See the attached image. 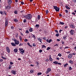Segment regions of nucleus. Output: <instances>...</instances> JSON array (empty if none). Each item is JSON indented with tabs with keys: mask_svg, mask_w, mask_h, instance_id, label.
Returning a JSON list of instances; mask_svg holds the SVG:
<instances>
[{
	"mask_svg": "<svg viewBox=\"0 0 76 76\" xmlns=\"http://www.w3.org/2000/svg\"><path fill=\"white\" fill-rule=\"evenodd\" d=\"M23 16L24 17L25 19H28V20H30L32 18V15H31L30 14H28V15H23Z\"/></svg>",
	"mask_w": 76,
	"mask_h": 76,
	"instance_id": "nucleus-1",
	"label": "nucleus"
},
{
	"mask_svg": "<svg viewBox=\"0 0 76 76\" xmlns=\"http://www.w3.org/2000/svg\"><path fill=\"white\" fill-rule=\"evenodd\" d=\"M53 9H55L56 11V12H59L60 10V8L59 7H57V6H53Z\"/></svg>",
	"mask_w": 76,
	"mask_h": 76,
	"instance_id": "nucleus-2",
	"label": "nucleus"
},
{
	"mask_svg": "<svg viewBox=\"0 0 76 76\" xmlns=\"http://www.w3.org/2000/svg\"><path fill=\"white\" fill-rule=\"evenodd\" d=\"M5 7L6 8L5 10H6L7 9V10H9L10 9V8H11V5L10 4H9L7 5V7L6 6Z\"/></svg>",
	"mask_w": 76,
	"mask_h": 76,
	"instance_id": "nucleus-3",
	"label": "nucleus"
},
{
	"mask_svg": "<svg viewBox=\"0 0 76 76\" xmlns=\"http://www.w3.org/2000/svg\"><path fill=\"white\" fill-rule=\"evenodd\" d=\"M69 27L71 28H72V29H74L75 28L76 26H75L74 24H70L69 25Z\"/></svg>",
	"mask_w": 76,
	"mask_h": 76,
	"instance_id": "nucleus-4",
	"label": "nucleus"
},
{
	"mask_svg": "<svg viewBox=\"0 0 76 76\" xmlns=\"http://www.w3.org/2000/svg\"><path fill=\"white\" fill-rule=\"evenodd\" d=\"M69 32L71 35H74V32H75L74 30L71 29Z\"/></svg>",
	"mask_w": 76,
	"mask_h": 76,
	"instance_id": "nucleus-5",
	"label": "nucleus"
},
{
	"mask_svg": "<svg viewBox=\"0 0 76 76\" xmlns=\"http://www.w3.org/2000/svg\"><path fill=\"white\" fill-rule=\"evenodd\" d=\"M51 71V69L50 68H49L47 69V71H46L45 73L46 74H48V73L49 72H50Z\"/></svg>",
	"mask_w": 76,
	"mask_h": 76,
	"instance_id": "nucleus-6",
	"label": "nucleus"
},
{
	"mask_svg": "<svg viewBox=\"0 0 76 76\" xmlns=\"http://www.w3.org/2000/svg\"><path fill=\"white\" fill-rule=\"evenodd\" d=\"M15 43L16 45H19V41H18L17 40H15Z\"/></svg>",
	"mask_w": 76,
	"mask_h": 76,
	"instance_id": "nucleus-7",
	"label": "nucleus"
},
{
	"mask_svg": "<svg viewBox=\"0 0 76 76\" xmlns=\"http://www.w3.org/2000/svg\"><path fill=\"white\" fill-rule=\"evenodd\" d=\"M7 3L9 4H11L12 3V0H7Z\"/></svg>",
	"mask_w": 76,
	"mask_h": 76,
	"instance_id": "nucleus-8",
	"label": "nucleus"
},
{
	"mask_svg": "<svg viewBox=\"0 0 76 76\" xmlns=\"http://www.w3.org/2000/svg\"><path fill=\"white\" fill-rule=\"evenodd\" d=\"M11 73H12V74H13V75H15L16 73V71H14V70H12L11 71Z\"/></svg>",
	"mask_w": 76,
	"mask_h": 76,
	"instance_id": "nucleus-9",
	"label": "nucleus"
},
{
	"mask_svg": "<svg viewBox=\"0 0 76 76\" xmlns=\"http://www.w3.org/2000/svg\"><path fill=\"white\" fill-rule=\"evenodd\" d=\"M6 49L8 53H10V49H9V47H7Z\"/></svg>",
	"mask_w": 76,
	"mask_h": 76,
	"instance_id": "nucleus-10",
	"label": "nucleus"
},
{
	"mask_svg": "<svg viewBox=\"0 0 76 76\" xmlns=\"http://www.w3.org/2000/svg\"><path fill=\"white\" fill-rule=\"evenodd\" d=\"M19 30H20L21 31H19V32H20V34L22 36H23V34L22 33V32H21L20 31H22V28H19Z\"/></svg>",
	"mask_w": 76,
	"mask_h": 76,
	"instance_id": "nucleus-11",
	"label": "nucleus"
},
{
	"mask_svg": "<svg viewBox=\"0 0 76 76\" xmlns=\"http://www.w3.org/2000/svg\"><path fill=\"white\" fill-rule=\"evenodd\" d=\"M72 57V54L70 53L68 55V58H71Z\"/></svg>",
	"mask_w": 76,
	"mask_h": 76,
	"instance_id": "nucleus-12",
	"label": "nucleus"
},
{
	"mask_svg": "<svg viewBox=\"0 0 76 76\" xmlns=\"http://www.w3.org/2000/svg\"><path fill=\"white\" fill-rule=\"evenodd\" d=\"M40 37H39L37 38L38 41H39L41 43H42V39H41Z\"/></svg>",
	"mask_w": 76,
	"mask_h": 76,
	"instance_id": "nucleus-13",
	"label": "nucleus"
},
{
	"mask_svg": "<svg viewBox=\"0 0 76 76\" xmlns=\"http://www.w3.org/2000/svg\"><path fill=\"white\" fill-rule=\"evenodd\" d=\"M49 57H50L49 60H50V61H53V59L52 58H51V56H49Z\"/></svg>",
	"mask_w": 76,
	"mask_h": 76,
	"instance_id": "nucleus-14",
	"label": "nucleus"
},
{
	"mask_svg": "<svg viewBox=\"0 0 76 76\" xmlns=\"http://www.w3.org/2000/svg\"><path fill=\"white\" fill-rule=\"evenodd\" d=\"M37 19L38 20H39L40 19V18H41V15H37Z\"/></svg>",
	"mask_w": 76,
	"mask_h": 76,
	"instance_id": "nucleus-15",
	"label": "nucleus"
},
{
	"mask_svg": "<svg viewBox=\"0 0 76 76\" xmlns=\"http://www.w3.org/2000/svg\"><path fill=\"white\" fill-rule=\"evenodd\" d=\"M67 37V35H65V36H64L63 38L65 40H66V37Z\"/></svg>",
	"mask_w": 76,
	"mask_h": 76,
	"instance_id": "nucleus-16",
	"label": "nucleus"
},
{
	"mask_svg": "<svg viewBox=\"0 0 76 76\" xmlns=\"http://www.w3.org/2000/svg\"><path fill=\"white\" fill-rule=\"evenodd\" d=\"M11 44L12 45V46H16V44H15V43H13V42H12V43H11Z\"/></svg>",
	"mask_w": 76,
	"mask_h": 76,
	"instance_id": "nucleus-17",
	"label": "nucleus"
},
{
	"mask_svg": "<svg viewBox=\"0 0 76 76\" xmlns=\"http://www.w3.org/2000/svg\"><path fill=\"white\" fill-rule=\"evenodd\" d=\"M14 51L15 52V53H17L18 51V50L17 49H14Z\"/></svg>",
	"mask_w": 76,
	"mask_h": 76,
	"instance_id": "nucleus-18",
	"label": "nucleus"
},
{
	"mask_svg": "<svg viewBox=\"0 0 76 76\" xmlns=\"http://www.w3.org/2000/svg\"><path fill=\"white\" fill-rule=\"evenodd\" d=\"M69 63H70L71 64H73V61H72L70 60L69 61Z\"/></svg>",
	"mask_w": 76,
	"mask_h": 76,
	"instance_id": "nucleus-19",
	"label": "nucleus"
},
{
	"mask_svg": "<svg viewBox=\"0 0 76 76\" xmlns=\"http://www.w3.org/2000/svg\"><path fill=\"white\" fill-rule=\"evenodd\" d=\"M67 65H69V64H68L67 63H66V64H65L64 65V67L65 68H66V66Z\"/></svg>",
	"mask_w": 76,
	"mask_h": 76,
	"instance_id": "nucleus-20",
	"label": "nucleus"
},
{
	"mask_svg": "<svg viewBox=\"0 0 76 76\" xmlns=\"http://www.w3.org/2000/svg\"><path fill=\"white\" fill-rule=\"evenodd\" d=\"M59 25H64V23L63 22H59Z\"/></svg>",
	"mask_w": 76,
	"mask_h": 76,
	"instance_id": "nucleus-21",
	"label": "nucleus"
},
{
	"mask_svg": "<svg viewBox=\"0 0 76 76\" xmlns=\"http://www.w3.org/2000/svg\"><path fill=\"white\" fill-rule=\"evenodd\" d=\"M35 27L36 28H39V24H36L35 25Z\"/></svg>",
	"mask_w": 76,
	"mask_h": 76,
	"instance_id": "nucleus-22",
	"label": "nucleus"
},
{
	"mask_svg": "<svg viewBox=\"0 0 76 76\" xmlns=\"http://www.w3.org/2000/svg\"><path fill=\"white\" fill-rule=\"evenodd\" d=\"M25 53V50H23L20 52V53H21V54H23V53Z\"/></svg>",
	"mask_w": 76,
	"mask_h": 76,
	"instance_id": "nucleus-23",
	"label": "nucleus"
},
{
	"mask_svg": "<svg viewBox=\"0 0 76 76\" xmlns=\"http://www.w3.org/2000/svg\"><path fill=\"white\" fill-rule=\"evenodd\" d=\"M5 23H8V20H7V18H5Z\"/></svg>",
	"mask_w": 76,
	"mask_h": 76,
	"instance_id": "nucleus-24",
	"label": "nucleus"
},
{
	"mask_svg": "<svg viewBox=\"0 0 76 76\" xmlns=\"http://www.w3.org/2000/svg\"><path fill=\"white\" fill-rule=\"evenodd\" d=\"M46 48V46H45L44 45H42V48Z\"/></svg>",
	"mask_w": 76,
	"mask_h": 76,
	"instance_id": "nucleus-25",
	"label": "nucleus"
},
{
	"mask_svg": "<svg viewBox=\"0 0 76 76\" xmlns=\"http://www.w3.org/2000/svg\"><path fill=\"white\" fill-rule=\"evenodd\" d=\"M53 63L55 64H58V62L57 61H54L53 62Z\"/></svg>",
	"mask_w": 76,
	"mask_h": 76,
	"instance_id": "nucleus-26",
	"label": "nucleus"
},
{
	"mask_svg": "<svg viewBox=\"0 0 76 76\" xmlns=\"http://www.w3.org/2000/svg\"><path fill=\"white\" fill-rule=\"evenodd\" d=\"M69 71L72 70V68L71 66H69Z\"/></svg>",
	"mask_w": 76,
	"mask_h": 76,
	"instance_id": "nucleus-27",
	"label": "nucleus"
},
{
	"mask_svg": "<svg viewBox=\"0 0 76 76\" xmlns=\"http://www.w3.org/2000/svg\"><path fill=\"white\" fill-rule=\"evenodd\" d=\"M19 39L20 41H21L22 40V37L21 36H20L19 37Z\"/></svg>",
	"mask_w": 76,
	"mask_h": 76,
	"instance_id": "nucleus-28",
	"label": "nucleus"
},
{
	"mask_svg": "<svg viewBox=\"0 0 76 76\" xmlns=\"http://www.w3.org/2000/svg\"><path fill=\"white\" fill-rule=\"evenodd\" d=\"M14 22H18V20H17V19L15 18L14 19Z\"/></svg>",
	"mask_w": 76,
	"mask_h": 76,
	"instance_id": "nucleus-29",
	"label": "nucleus"
},
{
	"mask_svg": "<svg viewBox=\"0 0 76 76\" xmlns=\"http://www.w3.org/2000/svg\"><path fill=\"white\" fill-rule=\"evenodd\" d=\"M30 72L31 73H34V70L31 69L30 71Z\"/></svg>",
	"mask_w": 76,
	"mask_h": 76,
	"instance_id": "nucleus-30",
	"label": "nucleus"
},
{
	"mask_svg": "<svg viewBox=\"0 0 76 76\" xmlns=\"http://www.w3.org/2000/svg\"><path fill=\"white\" fill-rule=\"evenodd\" d=\"M1 58H3V59H4V60H7V58L5 57H3V56H1Z\"/></svg>",
	"mask_w": 76,
	"mask_h": 76,
	"instance_id": "nucleus-31",
	"label": "nucleus"
},
{
	"mask_svg": "<svg viewBox=\"0 0 76 76\" xmlns=\"http://www.w3.org/2000/svg\"><path fill=\"white\" fill-rule=\"evenodd\" d=\"M42 75V72H38L37 74V76H39V75Z\"/></svg>",
	"mask_w": 76,
	"mask_h": 76,
	"instance_id": "nucleus-32",
	"label": "nucleus"
},
{
	"mask_svg": "<svg viewBox=\"0 0 76 76\" xmlns=\"http://www.w3.org/2000/svg\"><path fill=\"white\" fill-rule=\"evenodd\" d=\"M29 31L28 30H26L25 32L26 34H29Z\"/></svg>",
	"mask_w": 76,
	"mask_h": 76,
	"instance_id": "nucleus-33",
	"label": "nucleus"
},
{
	"mask_svg": "<svg viewBox=\"0 0 76 76\" xmlns=\"http://www.w3.org/2000/svg\"><path fill=\"white\" fill-rule=\"evenodd\" d=\"M19 50L20 51H22V50H23V48H19Z\"/></svg>",
	"mask_w": 76,
	"mask_h": 76,
	"instance_id": "nucleus-34",
	"label": "nucleus"
},
{
	"mask_svg": "<svg viewBox=\"0 0 76 76\" xmlns=\"http://www.w3.org/2000/svg\"><path fill=\"white\" fill-rule=\"evenodd\" d=\"M36 64H37V65H36V66H38V65H39V62H38V61H36Z\"/></svg>",
	"mask_w": 76,
	"mask_h": 76,
	"instance_id": "nucleus-35",
	"label": "nucleus"
},
{
	"mask_svg": "<svg viewBox=\"0 0 76 76\" xmlns=\"http://www.w3.org/2000/svg\"><path fill=\"white\" fill-rule=\"evenodd\" d=\"M65 7L66 9H70V8L69 7H68L67 6H65Z\"/></svg>",
	"mask_w": 76,
	"mask_h": 76,
	"instance_id": "nucleus-36",
	"label": "nucleus"
},
{
	"mask_svg": "<svg viewBox=\"0 0 76 76\" xmlns=\"http://www.w3.org/2000/svg\"><path fill=\"white\" fill-rule=\"evenodd\" d=\"M14 12L15 14H18V11L17 10H15L14 11Z\"/></svg>",
	"mask_w": 76,
	"mask_h": 76,
	"instance_id": "nucleus-37",
	"label": "nucleus"
},
{
	"mask_svg": "<svg viewBox=\"0 0 76 76\" xmlns=\"http://www.w3.org/2000/svg\"><path fill=\"white\" fill-rule=\"evenodd\" d=\"M29 31H30V32H32V31H33V29H32V28H30L29 29Z\"/></svg>",
	"mask_w": 76,
	"mask_h": 76,
	"instance_id": "nucleus-38",
	"label": "nucleus"
},
{
	"mask_svg": "<svg viewBox=\"0 0 76 76\" xmlns=\"http://www.w3.org/2000/svg\"><path fill=\"white\" fill-rule=\"evenodd\" d=\"M23 22L24 23H26V19H24L23 20Z\"/></svg>",
	"mask_w": 76,
	"mask_h": 76,
	"instance_id": "nucleus-39",
	"label": "nucleus"
},
{
	"mask_svg": "<svg viewBox=\"0 0 76 76\" xmlns=\"http://www.w3.org/2000/svg\"><path fill=\"white\" fill-rule=\"evenodd\" d=\"M10 70V69H12V66L10 65H9V67L8 68Z\"/></svg>",
	"mask_w": 76,
	"mask_h": 76,
	"instance_id": "nucleus-40",
	"label": "nucleus"
},
{
	"mask_svg": "<svg viewBox=\"0 0 76 76\" xmlns=\"http://www.w3.org/2000/svg\"><path fill=\"white\" fill-rule=\"evenodd\" d=\"M7 24H8V23H5V26L6 27L7 26Z\"/></svg>",
	"mask_w": 76,
	"mask_h": 76,
	"instance_id": "nucleus-41",
	"label": "nucleus"
},
{
	"mask_svg": "<svg viewBox=\"0 0 76 76\" xmlns=\"http://www.w3.org/2000/svg\"><path fill=\"white\" fill-rule=\"evenodd\" d=\"M18 37V33H17L15 35V37L17 38Z\"/></svg>",
	"mask_w": 76,
	"mask_h": 76,
	"instance_id": "nucleus-42",
	"label": "nucleus"
},
{
	"mask_svg": "<svg viewBox=\"0 0 76 76\" xmlns=\"http://www.w3.org/2000/svg\"><path fill=\"white\" fill-rule=\"evenodd\" d=\"M55 36H56V37H59V34L57 33L56 34Z\"/></svg>",
	"mask_w": 76,
	"mask_h": 76,
	"instance_id": "nucleus-43",
	"label": "nucleus"
},
{
	"mask_svg": "<svg viewBox=\"0 0 76 76\" xmlns=\"http://www.w3.org/2000/svg\"><path fill=\"white\" fill-rule=\"evenodd\" d=\"M49 12H48V10H46L45 11L46 14H48V13Z\"/></svg>",
	"mask_w": 76,
	"mask_h": 76,
	"instance_id": "nucleus-44",
	"label": "nucleus"
},
{
	"mask_svg": "<svg viewBox=\"0 0 76 76\" xmlns=\"http://www.w3.org/2000/svg\"><path fill=\"white\" fill-rule=\"evenodd\" d=\"M61 53H59L58 54V56H59V57H61Z\"/></svg>",
	"mask_w": 76,
	"mask_h": 76,
	"instance_id": "nucleus-45",
	"label": "nucleus"
},
{
	"mask_svg": "<svg viewBox=\"0 0 76 76\" xmlns=\"http://www.w3.org/2000/svg\"><path fill=\"white\" fill-rule=\"evenodd\" d=\"M24 41H25V42H28V40L26 39H25L24 40Z\"/></svg>",
	"mask_w": 76,
	"mask_h": 76,
	"instance_id": "nucleus-46",
	"label": "nucleus"
},
{
	"mask_svg": "<svg viewBox=\"0 0 76 76\" xmlns=\"http://www.w3.org/2000/svg\"><path fill=\"white\" fill-rule=\"evenodd\" d=\"M51 49V48H50V47H48V48L47 49V50H49Z\"/></svg>",
	"mask_w": 76,
	"mask_h": 76,
	"instance_id": "nucleus-47",
	"label": "nucleus"
},
{
	"mask_svg": "<svg viewBox=\"0 0 76 76\" xmlns=\"http://www.w3.org/2000/svg\"><path fill=\"white\" fill-rule=\"evenodd\" d=\"M32 37L33 38H35V35H34V34H32Z\"/></svg>",
	"mask_w": 76,
	"mask_h": 76,
	"instance_id": "nucleus-48",
	"label": "nucleus"
},
{
	"mask_svg": "<svg viewBox=\"0 0 76 76\" xmlns=\"http://www.w3.org/2000/svg\"><path fill=\"white\" fill-rule=\"evenodd\" d=\"M33 47H35L36 46V44L35 43H33Z\"/></svg>",
	"mask_w": 76,
	"mask_h": 76,
	"instance_id": "nucleus-49",
	"label": "nucleus"
},
{
	"mask_svg": "<svg viewBox=\"0 0 76 76\" xmlns=\"http://www.w3.org/2000/svg\"><path fill=\"white\" fill-rule=\"evenodd\" d=\"M43 39L45 40H46V39H47V38L45 37H43Z\"/></svg>",
	"mask_w": 76,
	"mask_h": 76,
	"instance_id": "nucleus-50",
	"label": "nucleus"
},
{
	"mask_svg": "<svg viewBox=\"0 0 76 76\" xmlns=\"http://www.w3.org/2000/svg\"><path fill=\"white\" fill-rule=\"evenodd\" d=\"M42 50H39V53H42Z\"/></svg>",
	"mask_w": 76,
	"mask_h": 76,
	"instance_id": "nucleus-51",
	"label": "nucleus"
},
{
	"mask_svg": "<svg viewBox=\"0 0 76 76\" xmlns=\"http://www.w3.org/2000/svg\"><path fill=\"white\" fill-rule=\"evenodd\" d=\"M3 12L2 11H0V14H1V15H3Z\"/></svg>",
	"mask_w": 76,
	"mask_h": 76,
	"instance_id": "nucleus-52",
	"label": "nucleus"
},
{
	"mask_svg": "<svg viewBox=\"0 0 76 76\" xmlns=\"http://www.w3.org/2000/svg\"><path fill=\"white\" fill-rule=\"evenodd\" d=\"M58 47V44H56L55 45H54V47Z\"/></svg>",
	"mask_w": 76,
	"mask_h": 76,
	"instance_id": "nucleus-53",
	"label": "nucleus"
},
{
	"mask_svg": "<svg viewBox=\"0 0 76 76\" xmlns=\"http://www.w3.org/2000/svg\"><path fill=\"white\" fill-rule=\"evenodd\" d=\"M65 11L66 12V13H67L68 12H69V11L67 10H65Z\"/></svg>",
	"mask_w": 76,
	"mask_h": 76,
	"instance_id": "nucleus-54",
	"label": "nucleus"
},
{
	"mask_svg": "<svg viewBox=\"0 0 76 76\" xmlns=\"http://www.w3.org/2000/svg\"><path fill=\"white\" fill-rule=\"evenodd\" d=\"M0 62H2V61H3V60L2 59H0Z\"/></svg>",
	"mask_w": 76,
	"mask_h": 76,
	"instance_id": "nucleus-55",
	"label": "nucleus"
},
{
	"mask_svg": "<svg viewBox=\"0 0 76 76\" xmlns=\"http://www.w3.org/2000/svg\"><path fill=\"white\" fill-rule=\"evenodd\" d=\"M10 29H14V27H13V26H12L11 27Z\"/></svg>",
	"mask_w": 76,
	"mask_h": 76,
	"instance_id": "nucleus-56",
	"label": "nucleus"
},
{
	"mask_svg": "<svg viewBox=\"0 0 76 76\" xmlns=\"http://www.w3.org/2000/svg\"><path fill=\"white\" fill-rule=\"evenodd\" d=\"M69 47H64V49H66V48H69Z\"/></svg>",
	"mask_w": 76,
	"mask_h": 76,
	"instance_id": "nucleus-57",
	"label": "nucleus"
},
{
	"mask_svg": "<svg viewBox=\"0 0 76 76\" xmlns=\"http://www.w3.org/2000/svg\"><path fill=\"white\" fill-rule=\"evenodd\" d=\"M10 63L11 65H12V64H13V63L12 62H10Z\"/></svg>",
	"mask_w": 76,
	"mask_h": 76,
	"instance_id": "nucleus-58",
	"label": "nucleus"
},
{
	"mask_svg": "<svg viewBox=\"0 0 76 76\" xmlns=\"http://www.w3.org/2000/svg\"><path fill=\"white\" fill-rule=\"evenodd\" d=\"M22 45H23V44L22 43H20L19 46H22Z\"/></svg>",
	"mask_w": 76,
	"mask_h": 76,
	"instance_id": "nucleus-59",
	"label": "nucleus"
},
{
	"mask_svg": "<svg viewBox=\"0 0 76 76\" xmlns=\"http://www.w3.org/2000/svg\"><path fill=\"white\" fill-rule=\"evenodd\" d=\"M55 31L56 32V33H58V30H55Z\"/></svg>",
	"mask_w": 76,
	"mask_h": 76,
	"instance_id": "nucleus-60",
	"label": "nucleus"
},
{
	"mask_svg": "<svg viewBox=\"0 0 76 76\" xmlns=\"http://www.w3.org/2000/svg\"><path fill=\"white\" fill-rule=\"evenodd\" d=\"M67 28H68V26H65L64 27V28L65 29H67Z\"/></svg>",
	"mask_w": 76,
	"mask_h": 76,
	"instance_id": "nucleus-61",
	"label": "nucleus"
},
{
	"mask_svg": "<svg viewBox=\"0 0 76 76\" xmlns=\"http://www.w3.org/2000/svg\"><path fill=\"white\" fill-rule=\"evenodd\" d=\"M21 4H24V2H23V1H22L21 2Z\"/></svg>",
	"mask_w": 76,
	"mask_h": 76,
	"instance_id": "nucleus-62",
	"label": "nucleus"
},
{
	"mask_svg": "<svg viewBox=\"0 0 76 76\" xmlns=\"http://www.w3.org/2000/svg\"><path fill=\"white\" fill-rule=\"evenodd\" d=\"M72 55H75L76 54V53H72Z\"/></svg>",
	"mask_w": 76,
	"mask_h": 76,
	"instance_id": "nucleus-63",
	"label": "nucleus"
},
{
	"mask_svg": "<svg viewBox=\"0 0 76 76\" xmlns=\"http://www.w3.org/2000/svg\"><path fill=\"white\" fill-rule=\"evenodd\" d=\"M61 31H63V30H61V29L59 30V33H61Z\"/></svg>",
	"mask_w": 76,
	"mask_h": 76,
	"instance_id": "nucleus-64",
	"label": "nucleus"
}]
</instances>
